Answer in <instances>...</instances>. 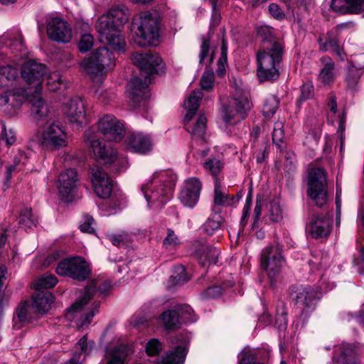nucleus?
I'll return each mask as SVG.
<instances>
[{
  "mask_svg": "<svg viewBox=\"0 0 364 364\" xmlns=\"http://www.w3.org/2000/svg\"><path fill=\"white\" fill-rule=\"evenodd\" d=\"M97 129L98 131L95 127L87 129L84 134L85 141L99 161L112 164L117 160V153L112 146L100 140L99 132L107 141L118 142L124 136V125L114 116L106 114L98 119Z\"/></svg>",
  "mask_w": 364,
  "mask_h": 364,
  "instance_id": "f257e3e1",
  "label": "nucleus"
},
{
  "mask_svg": "<svg viewBox=\"0 0 364 364\" xmlns=\"http://www.w3.org/2000/svg\"><path fill=\"white\" fill-rule=\"evenodd\" d=\"M132 61L139 68L140 77H135L129 82L128 92L129 100L136 107L149 97L148 85L154 74L164 73V65L157 54L135 53Z\"/></svg>",
  "mask_w": 364,
  "mask_h": 364,
  "instance_id": "f03ea898",
  "label": "nucleus"
},
{
  "mask_svg": "<svg viewBox=\"0 0 364 364\" xmlns=\"http://www.w3.org/2000/svg\"><path fill=\"white\" fill-rule=\"evenodd\" d=\"M21 77L26 82L28 102L32 106L34 118L39 126L48 123V108L41 97L42 82L46 73L45 65L36 61H28L21 68Z\"/></svg>",
  "mask_w": 364,
  "mask_h": 364,
  "instance_id": "7ed1b4c3",
  "label": "nucleus"
},
{
  "mask_svg": "<svg viewBox=\"0 0 364 364\" xmlns=\"http://www.w3.org/2000/svg\"><path fill=\"white\" fill-rule=\"evenodd\" d=\"M128 18V9L124 6L112 7L100 16L96 23L100 41L107 43L116 51L124 52L126 42L121 29Z\"/></svg>",
  "mask_w": 364,
  "mask_h": 364,
  "instance_id": "20e7f679",
  "label": "nucleus"
},
{
  "mask_svg": "<svg viewBox=\"0 0 364 364\" xmlns=\"http://www.w3.org/2000/svg\"><path fill=\"white\" fill-rule=\"evenodd\" d=\"M176 181V176L171 171L154 172L151 178L141 188L148 205L156 208H162L171 200Z\"/></svg>",
  "mask_w": 364,
  "mask_h": 364,
  "instance_id": "39448f33",
  "label": "nucleus"
},
{
  "mask_svg": "<svg viewBox=\"0 0 364 364\" xmlns=\"http://www.w3.org/2000/svg\"><path fill=\"white\" fill-rule=\"evenodd\" d=\"M111 287V283L108 281H104L100 285H97L95 281H92L85 288L82 296L68 309L69 314L77 317L76 325L78 329L86 328L98 311L99 302L95 301L90 306H87L96 291L104 294L109 291Z\"/></svg>",
  "mask_w": 364,
  "mask_h": 364,
  "instance_id": "423d86ee",
  "label": "nucleus"
},
{
  "mask_svg": "<svg viewBox=\"0 0 364 364\" xmlns=\"http://www.w3.org/2000/svg\"><path fill=\"white\" fill-rule=\"evenodd\" d=\"M284 46L281 42L273 41L257 53V76L260 82L274 80L279 75L277 65L282 58Z\"/></svg>",
  "mask_w": 364,
  "mask_h": 364,
  "instance_id": "0eeeda50",
  "label": "nucleus"
},
{
  "mask_svg": "<svg viewBox=\"0 0 364 364\" xmlns=\"http://www.w3.org/2000/svg\"><path fill=\"white\" fill-rule=\"evenodd\" d=\"M134 41L141 47L153 45L159 37V21L156 16L144 12L134 18Z\"/></svg>",
  "mask_w": 364,
  "mask_h": 364,
  "instance_id": "6e6552de",
  "label": "nucleus"
},
{
  "mask_svg": "<svg viewBox=\"0 0 364 364\" xmlns=\"http://www.w3.org/2000/svg\"><path fill=\"white\" fill-rule=\"evenodd\" d=\"M230 105L225 107L223 121L227 127L236 124L244 119L252 107L249 92L235 85Z\"/></svg>",
  "mask_w": 364,
  "mask_h": 364,
  "instance_id": "1a4fd4ad",
  "label": "nucleus"
},
{
  "mask_svg": "<svg viewBox=\"0 0 364 364\" xmlns=\"http://www.w3.org/2000/svg\"><path fill=\"white\" fill-rule=\"evenodd\" d=\"M83 69L92 75H102L114 68L115 58L105 46L95 50L80 63Z\"/></svg>",
  "mask_w": 364,
  "mask_h": 364,
  "instance_id": "9d476101",
  "label": "nucleus"
},
{
  "mask_svg": "<svg viewBox=\"0 0 364 364\" xmlns=\"http://www.w3.org/2000/svg\"><path fill=\"white\" fill-rule=\"evenodd\" d=\"M285 264V259L278 245L267 246L262 250L260 265L267 272L271 284L276 282Z\"/></svg>",
  "mask_w": 364,
  "mask_h": 364,
  "instance_id": "9b49d317",
  "label": "nucleus"
},
{
  "mask_svg": "<svg viewBox=\"0 0 364 364\" xmlns=\"http://www.w3.org/2000/svg\"><path fill=\"white\" fill-rule=\"evenodd\" d=\"M307 193L318 207L321 208L326 203L327 179L326 173L323 168H314L309 171Z\"/></svg>",
  "mask_w": 364,
  "mask_h": 364,
  "instance_id": "f8f14e48",
  "label": "nucleus"
},
{
  "mask_svg": "<svg viewBox=\"0 0 364 364\" xmlns=\"http://www.w3.org/2000/svg\"><path fill=\"white\" fill-rule=\"evenodd\" d=\"M56 273L78 281L87 279L91 274L90 264L81 257H73L61 260L56 267Z\"/></svg>",
  "mask_w": 364,
  "mask_h": 364,
  "instance_id": "ddd939ff",
  "label": "nucleus"
},
{
  "mask_svg": "<svg viewBox=\"0 0 364 364\" xmlns=\"http://www.w3.org/2000/svg\"><path fill=\"white\" fill-rule=\"evenodd\" d=\"M40 144L52 149H60L68 146V139L65 128L60 122H53L40 134Z\"/></svg>",
  "mask_w": 364,
  "mask_h": 364,
  "instance_id": "4468645a",
  "label": "nucleus"
},
{
  "mask_svg": "<svg viewBox=\"0 0 364 364\" xmlns=\"http://www.w3.org/2000/svg\"><path fill=\"white\" fill-rule=\"evenodd\" d=\"M48 37L57 43H68L72 40V28L70 24L60 17L49 15L46 19Z\"/></svg>",
  "mask_w": 364,
  "mask_h": 364,
  "instance_id": "2eb2a0df",
  "label": "nucleus"
},
{
  "mask_svg": "<svg viewBox=\"0 0 364 364\" xmlns=\"http://www.w3.org/2000/svg\"><path fill=\"white\" fill-rule=\"evenodd\" d=\"M11 55L18 58L28 55L22 36L18 33H5L0 37V55L11 58Z\"/></svg>",
  "mask_w": 364,
  "mask_h": 364,
  "instance_id": "dca6fc26",
  "label": "nucleus"
},
{
  "mask_svg": "<svg viewBox=\"0 0 364 364\" xmlns=\"http://www.w3.org/2000/svg\"><path fill=\"white\" fill-rule=\"evenodd\" d=\"M290 295L296 304L302 307V315H308L314 309L317 297L316 293L311 287L294 286Z\"/></svg>",
  "mask_w": 364,
  "mask_h": 364,
  "instance_id": "f3484780",
  "label": "nucleus"
},
{
  "mask_svg": "<svg viewBox=\"0 0 364 364\" xmlns=\"http://www.w3.org/2000/svg\"><path fill=\"white\" fill-rule=\"evenodd\" d=\"M77 183L78 176L75 169L68 168L60 173L58 176V189L64 201H72Z\"/></svg>",
  "mask_w": 364,
  "mask_h": 364,
  "instance_id": "a211bd4d",
  "label": "nucleus"
},
{
  "mask_svg": "<svg viewBox=\"0 0 364 364\" xmlns=\"http://www.w3.org/2000/svg\"><path fill=\"white\" fill-rule=\"evenodd\" d=\"M28 90L21 87H15L0 95V107L12 114L26 100L28 101Z\"/></svg>",
  "mask_w": 364,
  "mask_h": 364,
  "instance_id": "6ab92c4d",
  "label": "nucleus"
},
{
  "mask_svg": "<svg viewBox=\"0 0 364 364\" xmlns=\"http://www.w3.org/2000/svg\"><path fill=\"white\" fill-rule=\"evenodd\" d=\"M201 188L199 179L194 177L187 179L179 195L181 203L187 208H194L198 202Z\"/></svg>",
  "mask_w": 364,
  "mask_h": 364,
  "instance_id": "aec40b11",
  "label": "nucleus"
},
{
  "mask_svg": "<svg viewBox=\"0 0 364 364\" xmlns=\"http://www.w3.org/2000/svg\"><path fill=\"white\" fill-rule=\"evenodd\" d=\"M92 181L96 194L101 198H108L112 191V180L100 167L92 168Z\"/></svg>",
  "mask_w": 364,
  "mask_h": 364,
  "instance_id": "412c9836",
  "label": "nucleus"
},
{
  "mask_svg": "<svg viewBox=\"0 0 364 364\" xmlns=\"http://www.w3.org/2000/svg\"><path fill=\"white\" fill-rule=\"evenodd\" d=\"M334 364H361L357 346L353 343L343 342L333 357Z\"/></svg>",
  "mask_w": 364,
  "mask_h": 364,
  "instance_id": "4be33fe9",
  "label": "nucleus"
},
{
  "mask_svg": "<svg viewBox=\"0 0 364 364\" xmlns=\"http://www.w3.org/2000/svg\"><path fill=\"white\" fill-rule=\"evenodd\" d=\"M331 230V223L328 218H320L313 215L309 218L306 232L314 239L327 237Z\"/></svg>",
  "mask_w": 364,
  "mask_h": 364,
  "instance_id": "5701e85b",
  "label": "nucleus"
},
{
  "mask_svg": "<svg viewBox=\"0 0 364 364\" xmlns=\"http://www.w3.org/2000/svg\"><path fill=\"white\" fill-rule=\"evenodd\" d=\"M126 143L129 150L140 154H147L154 146L151 137L141 132L129 134L126 139Z\"/></svg>",
  "mask_w": 364,
  "mask_h": 364,
  "instance_id": "b1692460",
  "label": "nucleus"
},
{
  "mask_svg": "<svg viewBox=\"0 0 364 364\" xmlns=\"http://www.w3.org/2000/svg\"><path fill=\"white\" fill-rule=\"evenodd\" d=\"M63 112L70 123L80 126L85 119V103L81 98L74 97L67 102L63 107Z\"/></svg>",
  "mask_w": 364,
  "mask_h": 364,
  "instance_id": "393cba45",
  "label": "nucleus"
},
{
  "mask_svg": "<svg viewBox=\"0 0 364 364\" xmlns=\"http://www.w3.org/2000/svg\"><path fill=\"white\" fill-rule=\"evenodd\" d=\"M333 11L341 14H358L364 11V0H331L325 1Z\"/></svg>",
  "mask_w": 364,
  "mask_h": 364,
  "instance_id": "a878e982",
  "label": "nucleus"
},
{
  "mask_svg": "<svg viewBox=\"0 0 364 364\" xmlns=\"http://www.w3.org/2000/svg\"><path fill=\"white\" fill-rule=\"evenodd\" d=\"M32 307L37 314L47 313L54 301V296L48 291H36L32 296Z\"/></svg>",
  "mask_w": 364,
  "mask_h": 364,
  "instance_id": "bb28decb",
  "label": "nucleus"
},
{
  "mask_svg": "<svg viewBox=\"0 0 364 364\" xmlns=\"http://www.w3.org/2000/svg\"><path fill=\"white\" fill-rule=\"evenodd\" d=\"M321 61L323 68L319 73L318 78L323 84L330 85L335 80L336 76L335 63L328 56L321 58Z\"/></svg>",
  "mask_w": 364,
  "mask_h": 364,
  "instance_id": "cd10ccee",
  "label": "nucleus"
},
{
  "mask_svg": "<svg viewBox=\"0 0 364 364\" xmlns=\"http://www.w3.org/2000/svg\"><path fill=\"white\" fill-rule=\"evenodd\" d=\"M202 97L203 94L200 90H193L190 94L187 100L184 102V107L187 109V113L186 114L184 118L186 123L190 122L196 114L199 107Z\"/></svg>",
  "mask_w": 364,
  "mask_h": 364,
  "instance_id": "c85d7f7f",
  "label": "nucleus"
},
{
  "mask_svg": "<svg viewBox=\"0 0 364 364\" xmlns=\"http://www.w3.org/2000/svg\"><path fill=\"white\" fill-rule=\"evenodd\" d=\"M207 118L204 114H200L196 122L192 126L187 127L188 132L191 134L192 139L201 141H205Z\"/></svg>",
  "mask_w": 364,
  "mask_h": 364,
  "instance_id": "c756f323",
  "label": "nucleus"
},
{
  "mask_svg": "<svg viewBox=\"0 0 364 364\" xmlns=\"http://www.w3.org/2000/svg\"><path fill=\"white\" fill-rule=\"evenodd\" d=\"M28 302H21L16 309L15 314L13 318V328L18 330L28 323L31 321L28 312Z\"/></svg>",
  "mask_w": 364,
  "mask_h": 364,
  "instance_id": "7c9ffc66",
  "label": "nucleus"
},
{
  "mask_svg": "<svg viewBox=\"0 0 364 364\" xmlns=\"http://www.w3.org/2000/svg\"><path fill=\"white\" fill-rule=\"evenodd\" d=\"M186 355L185 348L178 346L161 358L157 364H183Z\"/></svg>",
  "mask_w": 364,
  "mask_h": 364,
  "instance_id": "2f4dec72",
  "label": "nucleus"
},
{
  "mask_svg": "<svg viewBox=\"0 0 364 364\" xmlns=\"http://www.w3.org/2000/svg\"><path fill=\"white\" fill-rule=\"evenodd\" d=\"M18 77V70L11 65L0 66V87L12 85Z\"/></svg>",
  "mask_w": 364,
  "mask_h": 364,
  "instance_id": "473e14b6",
  "label": "nucleus"
},
{
  "mask_svg": "<svg viewBox=\"0 0 364 364\" xmlns=\"http://www.w3.org/2000/svg\"><path fill=\"white\" fill-rule=\"evenodd\" d=\"M219 253L220 252L216 247L205 246L198 255V262L203 267L215 264Z\"/></svg>",
  "mask_w": 364,
  "mask_h": 364,
  "instance_id": "72a5a7b5",
  "label": "nucleus"
},
{
  "mask_svg": "<svg viewBox=\"0 0 364 364\" xmlns=\"http://www.w3.org/2000/svg\"><path fill=\"white\" fill-rule=\"evenodd\" d=\"M95 349V342L89 339L87 336H82L75 346V353H77L80 358L83 357V360L91 354Z\"/></svg>",
  "mask_w": 364,
  "mask_h": 364,
  "instance_id": "f704fd0d",
  "label": "nucleus"
},
{
  "mask_svg": "<svg viewBox=\"0 0 364 364\" xmlns=\"http://www.w3.org/2000/svg\"><path fill=\"white\" fill-rule=\"evenodd\" d=\"M37 223V218L33 214L31 208L26 207L21 209L18 218V224L21 228L25 230L31 228L36 226Z\"/></svg>",
  "mask_w": 364,
  "mask_h": 364,
  "instance_id": "c9c22d12",
  "label": "nucleus"
},
{
  "mask_svg": "<svg viewBox=\"0 0 364 364\" xmlns=\"http://www.w3.org/2000/svg\"><path fill=\"white\" fill-rule=\"evenodd\" d=\"M126 356L125 347L117 346L107 352V364H124Z\"/></svg>",
  "mask_w": 364,
  "mask_h": 364,
  "instance_id": "e433bc0d",
  "label": "nucleus"
},
{
  "mask_svg": "<svg viewBox=\"0 0 364 364\" xmlns=\"http://www.w3.org/2000/svg\"><path fill=\"white\" fill-rule=\"evenodd\" d=\"M214 203L220 206H228L232 203L233 198H230L225 192L223 191L222 186L218 178L215 179V188H214Z\"/></svg>",
  "mask_w": 364,
  "mask_h": 364,
  "instance_id": "4c0bfd02",
  "label": "nucleus"
},
{
  "mask_svg": "<svg viewBox=\"0 0 364 364\" xmlns=\"http://www.w3.org/2000/svg\"><path fill=\"white\" fill-rule=\"evenodd\" d=\"M161 320L167 329L179 328L181 323L179 320V314L175 310H168L164 312L161 315Z\"/></svg>",
  "mask_w": 364,
  "mask_h": 364,
  "instance_id": "58836bf2",
  "label": "nucleus"
},
{
  "mask_svg": "<svg viewBox=\"0 0 364 364\" xmlns=\"http://www.w3.org/2000/svg\"><path fill=\"white\" fill-rule=\"evenodd\" d=\"M58 283L57 278L51 274H44L33 283V288L36 291H44V289L54 287Z\"/></svg>",
  "mask_w": 364,
  "mask_h": 364,
  "instance_id": "ea45409f",
  "label": "nucleus"
},
{
  "mask_svg": "<svg viewBox=\"0 0 364 364\" xmlns=\"http://www.w3.org/2000/svg\"><path fill=\"white\" fill-rule=\"evenodd\" d=\"M284 209L282 207L279 199H273L269 206V218L274 223L280 222L284 218Z\"/></svg>",
  "mask_w": 364,
  "mask_h": 364,
  "instance_id": "a19ab883",
  "label": "nucleus"
},
{
  "mask_svg": "<svg viewBox=\"0 0 364 364\" xmlns=\"http://www.w3.org/2000/svg\"><path fill=\"white\" fill-rule=\"evenodd\" d=\"M224 163L217 158L208 159L203 163L204 169L211 174L214 178H216L223 169Z\"/></svg>",
  "mask_w": 364,
  "mask_h": 364,
  "instance_id": "79ce46f5",
  "label": "nucleus"
},
{
  "mask_svg": "<svg viewBox=\"0 0 364 364\" xmlns=\"http://www.w3.org/2000/svg\"><path fill=\"white\" fill-rule=\"evenodd\" d=\"M279 101L275 96H270L265 100L262 112L266 118H271L279 108Z\"/></svg>",
  "mask_w": 364,
  "mask_h": 364,
  "instance_id": "37998d69",
  "label": "nucleus"
},
{
  "mask_svg": "<svg viewBox=\"0 0 364 364\" xmlns=\"http://www.w3.org/2000/svg\"><path fill=\"white\" fill-rule=\"evenodd\" d=\"M221 225V217L218 215H214L208 218L205 223L202 226V230L208 235H213L215 231L218 230Z\"/></svg>",
  "mask_w": 364,
  "mask_h": 364,
  "instance_id": "c03bdc74",
  "label": "nucleus"
},
{
  "mask_svg": "<svg viewBox=\"0 0 364 364\" xmlns=\"http://www.w3.org/2000/svg\"><path fill=\"white\" fill-rule=\"evenodd\" d=\"M94 46V37L90 33L82 34L78 42V48L81 53L89 51Z\"/></svg>",
  "mask_w": 364,
  "mask_h": 364,
  "instance_id": "a18cd8bd",
  "label": "nucleus"
},
{
  "mask_svg": "<svg viewBox=\"0 0 364 364\" xmlns=\"http://www.w3.org/2000/svg\"><path fill=\"white\" fill-rule=\"evenodd\" d=\"M177 312L184 322L192 323L196 321V318L193 315V310L188 305H181L178 306Z\"/></svg>",
  "mask_w": 364,
  "mask_h": 364,
  "instance_id": "49530a36",
  "label": "nucleus"
},
{
  "mask_svg": "<svg viewBox=\"0 0 364 364\" xmlns=\"http://www.w3.org/2000/svg\"><path fill=\"white\" fill-rule=\"evenodd\" d=\"M62 83V76L58 72L51 73L47 78L48 88L52 92L58 90Z\"/></svg>",
  "mask_w": 364,
  "mask_h": 364,
  "instance_id": "de8ad7c7",
  "label": "nucleus"
},
{
  "mask_svg": "<svg viewBox=\"0 0 364 364\" xmlns=\"http://www.w3.org/2000/svg\"><path fill=\"white\" fill-rule=\"evenodd\" d=\"M31 151L24 152L18 150L14 157V166H15L18 171H21L23 166L26 165L31 156Z\"/></svg>",
  "mask_w": 364,
  "mask_h": 364,
  "instance_id": "09e8293b",
  "label": "nucleus"
},
{
  "mask_svg": "<svg viewBox=\"0 0 364 364\" xmlns=\"http://www.w3.org/2000/svg\"><path fill=\"white\" fill-rule=\"evenodd\" d=\"M284 139V124L282 122H277L274 124V129L272 132V141L279 147V143L283 142Z\"/></svg>",
  "mask_w": 364,
  "mask_h": 364,
  "instance_id": "8fccbe9b",
  "label": "nucleus"
},
{
  "mask_svg": "<svg viewBox=\"0 0 364 364\" xmlns=\"http://www.w3.org/2000/svg\"><path fill=\"white\" fill-rule=\"evenodd\" d=\"M214 81V73L212 70H205L200 80L201 88L204 90H210L213 86Z\"/></svg>",
  "mask_w": 364,
  "mask_h": 364,
  "instance_id": "3c124183",
  "label": "nucleus"
},
{
  "mask_svg": "<svg viewBox=\"0 0 364 364\" xmlns=\"http://www.w3.org/2000/svg\"><path fill=\"white\" fill-rule=\"evenodd\" d=\"M180 244L178 236L171 229L167 230V235L163 241V245L167 249H173Z\"/></svg>",
  "mask_w": 364,
  "mask_h": 364,
  "instance_id": "603ef678",
  "label": "nucleus"
},
{
  "mask_svg": "<svg viewBox=\"0 0 364 364\" xmlns=\"http://www.w3.org/2000/svg\"><path fill=\"white\" fill-rule=\"evenodd\" d=\"M314 94V88L313 84L310 82H305L301 87V95L298 100L299 102H304L313 97Z\"/></svg>",
  "mask_w": 364,
  "mask_h": 364,
  "instance_id": "864d4df0",
  "label": "nucleus"
},
{
  "mask_svg": "<svg viewBox=\"0 0 364 364\" xmlns=\"http://www.w3.org/2000/svg\"><path fill=\"white\" fill-rule=\"evenodd\" d=\"M161 350V343L156 338H152L149 340L146 345V352L149 355H157Z\"/></svg>",
  "mask_w": 364,
  "mask_h": 364,
  "instance_id": "5fc2aeb1",
  "label": "nucleus"
},
{
  "mask_svg": "<svg viewBox=\"0 0 364 364\" xmlns=\"http://www.w3.org/2000/svg\"><path fill=\"white\" fill-rule=\"evenodd\" d=\"M210 49V38L203 39L202 45L200 46V53L199 54V61L200 63H203L206 58H209V62H212L213 60V53L209 55V52Z\"/></svg>",
  "mask_w": 364,
  "mask_h": 364,
  "instance_id": "6e6d98bb",
  "label": "nucleus"
},
{
  "mask_svg": "<svg viewBox=\"0 0 364 364\" xmlns=\"http://www.w3.org/2000/svg\"><path fill=\"white\" fill-rule=\"evenodd\" d=\"M94 223H95V220L92 218V217L89 215H85L83 217V218L80 224V226H79L80 230L82 232L89 233V234L94 233L95 232V228L93 227Z\"/></svg>",
  "mask_w": 364,
  "mask_h": 364,
  "instance_id": "4d7b16f0",
  "label": "nucleus"
},
{
  "mask_svg": "<svg viewBox=\"0 0 364 364\" xmlns=\"http://www.w3.org/2000/svg\"><path fill=\"white\" fill-rule=\"evenodd\" d=\"M360 78L359 73L356 69H350L346 77V82L349 89L353 90L356 87Z\"/></svg>",
  "mask_w": 364,
  "mask_h": 364,
  "instance_id": "13d9d810",
  "label": "nucleus"
},
{
  "mask_svg": "<svg viewBox=\"0 0 364 364\" xmlns=\"http://www.w3.org/2000/svg\"><path fill=\"white\" fill-rule=\"evenodd\" d=\"M223 288L220 286H213L208 287L203 293L201 296L203 299H216L220 297L223 294Z\"/></svg>",
  "mask_w": 364,
  "mask_h": 364,
  "instance_id": "bf43d9fd",
  "label": "nucleus"
},
{
  "mask_svg": "<svg viewBox=\"0 0 364 364\" xmlns=\"http://www.w3.org/2000/svg\"><path fill=\"white\" fill-rule=\"evenodd\" d=\"M318 43L320 44L321 50L323 51H327L328 50H331L333 51L338 46H340V42L337 38H328L326 39L325 43H322V39H318Z\"/></svg>",
  "mask_w": 364,
  "mask_h": 364,
  "instance_id": "052dcab7",
  "label": "nucleus"
},
{
  "mask_svg": "<svg viewBox=\"0 0 364 364\" xmlns=\"http://www.w3.org/2000/svg\"><path fill=\"white\" fill-rule=\"evenodd\" d=\"M176 274L173 275L171 278H173V281L178 284H183L189 280V278L186 275V269L183 266L176 267Z\"/></svg>",
  "mask_w": 364,
  "mask_h": 364,
  "instance_id": "680f3d73",
  "label": "nucleus"
},
{
  "mask_svg": "<svg viewBox=\"0 0 364 364\" xmlns=\"http://www.w3.org/2000/svg\"><path fill=\"white\" fill-rule=\"evenodd\" d=\"M0 133L3 135L4 139H5L7 145L14 144L16 141V134L13 129L7 130L5 127L4 130L0 129Z\"/></svg>",
  "mask_w": 364,
  "mask_h": 364,
  "instance_id": "e2e57ef3",
  "label": "nucleus"
},
{
  "mask_svg": "<svg viewBox=\"0 0 364 364\" xmlns=\"http://www.w3.org/2000/svg\"><path fill=\"white\" fill-rule=\"evenodd\" d=\"M257 34L262 38L263 41H270L273 36V28L268 26H262L258 28Z\"/></svg>",
  "mask_w": 364,
  "mask_h": 364,
  "instance_id": "0e129e2a",
  "label": "nucleus"
},
{
  "mask_svg": "<svg viewBox=\"0 0 364 364\" xmlns=\"http://www.w3.org/2000/svg\"><path fill=\"white\" fill-rule=\"evenodd\" d=\"M269 14L276 19L282 20L285 17L284 13L276 4H270L268 8Z\"/></svg>",
  "mask_w": 364,
  "mask_h": 364,
  "instance_id": "69168bd1",
  "label": "nucleus"
},
{
  "mask_svg": "<svg viewBox=\"0 0 364 364\" xmlns=\"http://www.w3.org/2000/svg\"><path fill=\"white\" fill-rule=\"evenodd\" d=\"M359 252L360 254V258L355 259L353 264L357 267V271L360 274L364 275V246L360 247Z\"/></svg>",
  "mask_w": 364,
  "mask_h": 364,
  "instance_id": "338daca9",
  "label": "nucleus"
},
{
  "mask_svg": "<svg viewBox=\"0 0 364 364\" xmlns=\"http://www.w3.org/2000/svg\"><path fill=\"white\" fill-rule=\"evenodd\" d=\"M227 55H228V43L225 39H223L222 46H221V56L218 60L219 64V70L223 67V70H224V63L227 62Z\"/></svg>",
  "mask_w": 364,
  "mask_h": 364,
  "instance_id": "774afa93",
  "label": "nucleus"
}]
</instances>
